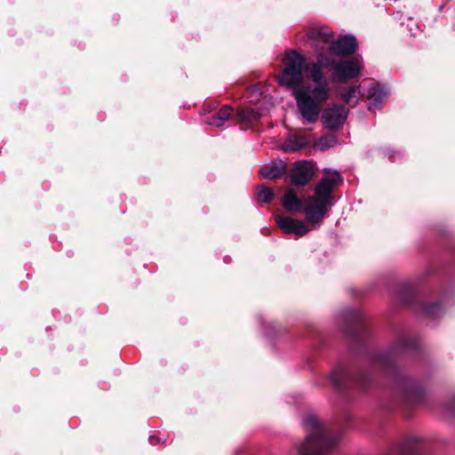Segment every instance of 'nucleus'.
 <instances>
[{"label":"nucleus","mask_w":455,"mask_h":455,"mask_svg":"<svg viewBox=\"0 0 455 455\" xmlns=\"http://www.w3.org/2000/svg\"><path fill=\"white\" fill-rule=\"evenodd\" d=\"M305 58L295 51L287 52L283 60V71L279 76V84L292 90L296 100L298 114L306 124H315L321 114V105L329 100L331 88L323 68H332L333 80L344 83L357 77L363 68L361 60H344L336 61L324 52L318 51L317 61L307 65L305 70L312 84H304L302 68Z\"/></svg>","instance_id":"1"},{"label":"nucleus","mask_w":455,"mask_h":455,"mask_svg":"<svg viewBox=\"0 0 455 455\" xmlns=\"http://www.w3.org/2000/svg\"><path fill=\"white\" fill-rule=\"evenodd\" d=\"M341 182L339 172H325L324 177L316 184L313 196H307L302 202L293 189L288 188L282 199L283 205L291 212L303 211L309 224L319 223L334 205L333 190Z\"/></svg>","instance_id":"2"},{"label":"nucleus","mask_w":455,"mask_h":455,"mask_svg":"<svg viewBox=\"0 0 455 455\" xmlns=\"http://www.w3.org/2000/svg\"><path fill=\"white\" fill-rule=\"evenodd\" d=\"M307 433L304 443L299 449V455H329L340 439V435L323 426L314 414L307 415L302 421Z\"/></svg>","instance_id":"3"},{"label":"nucleus","mask_w":455,"mask_h":455,"mask_svg":"<svg viewBox=\"0 0 455 455\" xmlns=\"http://www.w3.org/2000/svg\"><path fill=\"white\" fill-rule=\"evenodd\" d=\"M348 109L342 105L332 104L323 109L321 121L323 128L331 131L340 129L347 121Z\"/></svg>","instance_id":"4"},{"label":"nucleus","mask_w":455,"mask_h":455,"mask_svg":"<svg viewBox=\"0 0 455 455\" xmlns=\"http://www.w3.org/2000/svg\"><path fill=\"white\" fill-rule=\"evenodd\" d=\"M356 39L353 36H343L338 40L332 41L331 44L326 48L324 53L331 58L336 56H346L352 54L356 50Z\"/></svg>","instance_id":"5"},{"label":"nucleus","mask_w":455,"mask_h":455,"mask_svg":"<svg viewBox=\"0 0 455 455\" xmlns=\"http://www.w3.org/2000/svg\"><path fill=\"white\" fill-rule=\"evenodd\" d=\"M307 36L309 40L313 42V45L315 48L316 55L318 54V51L326 52V49L321 44H328V46L334 40V35L332 31L324 26H315L311 28L307 33Z\"/></svg>","instance_id":"6"},{"label":"nucleus","mask_w":455,"mask_h":455,"mask_svg":"<svg viewBox=\"0 0 455 455\" xmlns=\"http://www.w3.org/2000/svg\"><path fill=\"white\" fill-rule=\"evenodd\" d=\"M275 222L278 228L286 234L303 236L308 233L309 228L303 220L286 216H276Z\"/></svg>","instance_id":"7"},{"label":"nucleus","mask_w":455,"mask_h":455,"mask_svg":"<svg viewBox=\"0 0 455 455\" xmlns=\"http://www.w3.org/2000/svg\"><path fill=\"white\" fill-rule=\"evenodd\" d=\"M314 175L311 163L303 161L297 163L291 171V182L294 186H305Z\"/></svg>","instance_id":"8"},{"label":"nucleus","mask_w":455,"mask_h":455,"mask_svg":"<svg viewBox=\"0 0 455 455\" xmlns=\"http://www.w3.org/2000/svg\"><path fill=\"white\" fill-rule=\"evenodd\" d=\"M414 346V341L408 337H401L397 342L386 353L379 354L376 356L379 364L384 367L388 366L389 359L395 358L398 355L403 353L410 347Z\"/></svg>","instance_id":"9"},{"label":"nucleus","mask_w":455,"mask_h":455,"mask_svg":"<svg viewBox=\"0 0 455 455\" xmlns=\"http://www.w3.org/2000/svg\"><path fill=\"white\" fill-rule=\"evenodd\" d=\"M389 94L390 91L386 84L379 83L373 84L368 89V99L370 101L369 109H379Z\"/></svg>","instance_id":"10"},{"label":"nucleus","mask_w":455,"mask_h":455,"mask_svg":"<svg viewBox=\"0 0 455 455\" xmlns=\"http://www.w3.org/2000/svg\"><path fill=\"white\" fill-rule=\"evenodd\" d=\"M339 98L351 107L358 104L362 98L363 92L359 85H352L340 89L339 92Z\"/></svg>","instance_id":"11"},{"label":"nucleus","mask_w":455,"mask_h":455,"mask_svg":"<svg viewBox=\"0 0 455 455\" xmlns=\"http://www.w3.org/2000/svg\"><path fill=\"white\" fill-rule=\"evenodd\" d=\"M234 118L233 109L226 105L222 107L216 114L208 117L205 123L211 126L221 127L230 118Z\"/></svg>","instance_id":"12"},{"label":"nucleus","mask_w":455,"mask_h":455,"mask_svg":"<svg viewBox=\"0 0 455 455\" xmlns=\"http://www.w3.org/2000/svg\"><path fill=\"white\" fill-rule=\"evenodd\" d=\"M402 388L404 399L411 403H418L423 394L421 387L413 381L404 382Z\"/></svg>","instance_id":"13"},{"label":"nucleus","mask_w":455,"mask_h":455,"mask_svg":"<svg viewBox=\"0 0 455 455\" xmlns=\"http://www.w3.org/2000/svg\"><path fill=\"white\" fill-rule=\"evenodd\" d=\"M285 170V164L283 161L272 162L269 164L264 165L260 169V175L264 179L275 180L282 175Z\"/></svg>","instance_id":"14"},{"label":"nucleus","mask_w":455,"mask_h":455,"mask_svg":"<svg viewBox=\"0 0 455 455\" xmlns=\"http://www.w3.org/2000/svg\"><path fill=\"white\" fill-rule=\"evenodd\" d=\"M307 144V140L304 136L293 135L289 137L283 144V149L285 152H295Z\"/></svg>","instance_id":"15"},{"label":"nucleus","mask_w":455,"mask_h":455,"mask_svg":"<svg viewBox=\"0 0 455 455\" xmlns=\"http://www.w3.org/2000/svg\"><path fill=\"white\" fill-rule=\"evenodd\" d=\"M349 378L350 374L343 367L335 368L330 375V380L336 388L345 386Z\"/></svg>","instance_id":"16"},{"label":"nucleus","mask_w":455,"mask_h":455,"mask_svg":"<svg viewBox=\"0 0 455 455\" xmlns=\"http://www.w3.org/2000/svg\"><path fill=\"white\" fill-rule=\"evenodd\" d=\"M260 116L261 114L258 109L246 108L234 115V119L239 123H251L259 119Z\"/></svg>","instance_id":"17"},{"label":"nucleus","mask_w":455,"mask_h":455,"mask_svg":"<svg viewBox=\"0 0 455 455\" xmlns=\"http://www.w3.org/2000/svg\"><path fill=\"white\" fill-rule=\"evenodd\" d=\"M338 143L337 137L333 134L328 133L322 136L317 142L315 147L320 150H327L334 147Z\"/></svg>","instance_id":"18"},{"label":"nucleus","mask_w":455,"mask_h":455,"mask_svg":"<svg viewBox=\"0 0 455 455\" xmlns=\"http://www.w3.org/2000/svg\"><path fill=\"white\" fill-rule=\"evenodd\" d=\"M257 198L261 203H270L274 198L273 191L265 186L258 187Z\"/></svg>","instance_id":"19"},{"label":"nucleus","mask_w":455,"mask_h":455,"mask_svg":"<svg viewBox=\"0 0 455 455\" xmlns=\"http://www.w3.org/2000/svg\"><path fill=\"white\" fill-rule=\"evenodd\" d=\"M422 311L427 315L435 317L443 312V307L440 302L433 303L430 305H424Z\"/></svg>","instance_id":"20"},{"label":"nucleus","mask_w":455,"mask_h":455,"mask_svg":"<svg viewBox=\"0 0 455 455\" xmlns=\"http://www.w3.org/2000/svg\"><path fill=\"white\" fill-rule=\"evenodd\" d=\"M347 318L355 323H359L362 320L360 312L355 309L349 310Z\"/></svg>","instance_id":"21"},{"label":"nucleus","mask_w":455,"mask_h":455,"mask_svg":"<svg viewBox=\"0 0 455 455\" xmlns=\"http://www.w3.org/2000/svg\"><path fill=\"white\" fill-rule=\"evenodd\" d=\"M149 442H150L152 444H156V443L158 442V440H157V438H156V437H155V436H150V437H149Z\"/></svg>","instance_id":"22"},{"label":"nucleus","mask_w":455,"mask_h":455,"mask_svg":"<svg viewBox=\"0 0 455 455\" xmlns=\"http://www.w3.org/2000/svg\"><path fill=\"white\" fill-rule=\"evenodd\" d=\"M449 410H450L451 412H455V407L450 408Z\"/></svg>","instance_id":"23"},{"label":"nucleus","mask_w":455,"mask_h":455,"mask_svg":"<svg viewBox=\"0 0 455 455\" xmlns=\"http://www.w3.org/2000/svg\"><path fill=\"white\" fill-rule=\"evenodd\" d=\"M358 386L363 387L364 386V384L363 383H359Z\"/></svg>","instance_id":"24"}]
</instances>
